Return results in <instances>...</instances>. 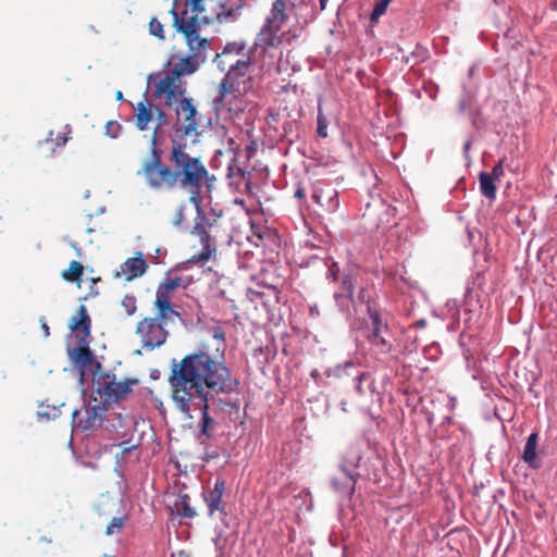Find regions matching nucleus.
I'll list each match as a JSON object with an SVG mask.
<instances>
[{
    "mask_svg": "<svg viewBox=\"0 0 557 557\" xmlns=\"http://www.w3.org/2000/svg\"><path fill=\"white\" fill-rule=\"evenodd\" d=\"M539 443V433L532 432L525 442L522 460L531 468L539 469L541 467L536 458V447Z\"/></svg>",
    "mask_w": 557,
    "mask_h": 557,
    "instance_id": "nucleus-24",
    "label": "nucleus"
},
{
    "mask_svg": "<svg viewBox=\"0 0 557 557\" xmlns=\"http://www.w3.org/2000/svg\"><path fill=\"white\" fill-rule=\"evenodd\" d=\"M41 327H42V331H45L46 336H48L49 335V326L47 325V323L44 322Z\"/></svg>",
    "mask_w": 557,
    "mask_h": 557,
    "instance_id": "nucleus-57",
    "label": "nucleus"
},
{
    "mask_svg": "<svg viewBox=\"0 0 557 557\" xmlns=\"http://www.w3.org/2000/svg\"><path fill=\"white\" fill-rule=\"evenodd\" d=\"M392 0H379L375 2L374 8L370 14V22L372 24L379 22L380 17L385 14L388 4Z\"/></svg>",
    "mask_w": 557,
    "mask_h": 557,
    "instance_id": "nucleus-34",
    "label": "nucleus"
},
{
    "mask_svg": "<svg viewBox=\"0 0 557 557\" xmlns=\"http://www.w3.org/2000/svg\"><path fill=\"white\" fill-rule=\"evenodd\" d=\"M481 194L491 200L496 198V185L493 176L486 172H481L479 175Z\"/></svg>",
    "mask_w": 557,
    "mask_h": 557,
    "instance_id": "nucleus-27",
    "label": "nucleus"
},
{
    "mask_svg": "<svg viewBox=\"0 0 557 557\" xmlns=\"http://www.w3.org/2000/svg\"><path fill=\"white\" fill-rule=\"evenodd\" d=\"M294 197L298 200H305L306 198V191H305V188L299 184L295 194H294Z\"/></svg>",
    "mask_w": 557,
    "mask_h": 557,
    "instance_id": "nucleus-52",
    "label": "nucleus"
},
{
    "mask_svg": "<svg viewBox=\"0 0 557 557\" xmlns=\"http://www.w3.org/2000/svg\"><path fill=\"white\" fill-rule=\"evenodd\" d=\"M71 358L81 368L91 364L92 354L87 339L79 341L78 346L71 351Z\"/></svg>",
    "mask_w": 557,
    "mask_h": 557,
    "instance_id": "nucleus-26",
    "label": "nucleus"
},
{
    "mask_svg": "<svg viewBox=\"0 0 557 557\" xmlns=\"http://www.w3.org/2000/svg\"><path fill=\"white\" fill-rule=\"evenodd\" d=\"M321 10H324L326 8L327 0H319Z\"/></svg>",
    "mask_w": 557,
    "mask_h": 557,
    "instance_id": "nucleus-58",
    "label": "nucleus"
},
{
    "mask_svg": "<svg viewBox=\"0 0 557 557\" xmlns=\"http://www.w3.org/2000/svg\"><path fill=\"white\" fill-rule=\"evenodd\" d=\"M233 407L236 408V410L238 411L239 410V406H240V401H239V398L237 397L233 403H232Z\"/></svg>",
    "mask_w": 557,
    "mask_h": 557,
    "instance_id": "nucleus-56",
    "label": "nucleus"
},
{
    "mask_svg": "<svg viewBox=\"0 0 557 557\" xmlns=\"http://www.w3.org/2000/svg\"><path fill=\"white\" fill-rule=\"evenodd\" d=\"M339 476H333L331 480L332 488L341 496L350 498L355 493L356 483L360 473L356 470L341 471Z\"/></svg>",
    "mask_w": 557,
    "mask_h": 557,
    "instance_id": "nucleus-17",
    "label": "nucleus"
},
{
    "mask_svg": "<svg viewBox=\"0 0 557 557\" xmlns=\"http://www.w3.org/2000/svg\"><path fill=\"white\" fill-rule=\"evenodd\" d=\"M290 126H292V123H289V122L284 126L285 134L287 133V131H289Z\"/></svg>",
    "mask_w": 557,
    "mask_h": 557,
    "instance_id": "nucleus-59",
    "label": "nucleus"
},
{
    "mask_svg": "<svg viewBox=\"0 0 557 557\" xmlns=\"http://www.w3.org/2000/svg\"><path fill=\"white\" fill-rule=\"evenodd\" d=\"M172 296L173 293H169V290L158 285L154 308L161 320H172L173 317L178 315L171 305Z\"/></svg>",
    "mask_w": 557,
    "mask_h": 557,
    "instance_id": "nucleus-21",
    "label": "nucleus"
},
{
    "mask_svg": "<svg viewBox=\"0 0 557 557\" xmlns=\"http://www.w3.org/2000/svg\"><path fill=\"white\" fill-rule=\"evenodd\" d=\"M243 47L244 46L238 45V44H227L224 47L223 52L216 55L215 61H216L218 67L221 69L222 71H224L226 65L232 62L231 60H228V58L232 54L238 55L240 50L243 49Z\"/></svg>",
    "mask_w": 557,
    "mask_h": 557,
    "instance_id": "nucleus-28",
    "label": "nucleus"
},
{
    "mask_svg": "<svg viewBox=\"0 0 557 557\" xmlns=\"http://www.w3.org/2000/svg\"><path fill=\"white\" fill-rule=\"evenodd\" d=\"M67 141L66 135H59L55 137V146L57 147H63Z\"/></svg>",
    "mask_w": 557,
    "mask_h": 557,
    "instance_id": "nucleus-53",
    "label": "nucleus"
},
{
    "mask_svg": "<svg viewBox=\"0 0 557 557\" xmlns=\"http://www.w3.org/2000/svg\"><path fill=\"white\" fill-rule=\"evenodd\" d=\"M459 344H460V346H461L462 348L465 347V344L462 343L461 337L459 338Z\"/></svg>",
    "mask_w": 557,
    "mask_h": 557,
    "instance_id": "nucleus-64",
    "label": "nucleus"
},
{
    "mask_svg": "<svg viewBox=\"0 0 557 557\" xmlns=\"http://www.w3.org/2000/svg\"><path fill=\"white\" fill-rule=\"evenodd\" d=\"M181 277H169L161 282L159 286L163 287V289L169 290V293H174L181 286Z\"/></svg>",
    "mask_w": 557,
    "mask_h": 557,
    "instance_id": "nucleus-42",
    "label": "nucleus"
},
{
    "mask_svg": "<svg viewBox=\"0 0 557 557\" xmlns=\"http://www.w3.org/2000/svg\"><path fill=\"white\" fill-rule=\"evenodd\" d=\"M185 87L180 77L173 75L168 71L163 77H160L154 84L153 96L156 98H163L164 104L172 107L174 103L180 102L184 98Z\"/></svg>",
    "mask_w": 557,
    "mask_h": 557,
    "instance_id": "nucleus-12",
    "label": "nucleus"
},
{
    "mask_svg": "<svg viewBox=\"0 0 557 557\" xmlns=\"http://www.w3.org/2000/svg\"><path fill=\"white\" fill-rule=\"evenodd\" d=\"M312 198L327 212H335L339 207L338 191L332 187L314 188Z\"/></svg>",
    "mask_w": 557,
    "mask_h": 557,
    "instance_id": "nucleus-22",
    "label": "nucleus"
},
{
    "mask_svg": "<svg viewBox=\"0 0 557 557\" xmlns=\"http://www.w3.org/2000/svg\"><path fill=\"white\" fill-rule=\"evenodd\" d=\"M149 33H150V35L159 38L160 40H164L165 39L163 24L157 17H152L150 20V22H149Z\"/></svg>",
    "mask_w": 557,
    "mask_h": 557,
    "instance_id": "nucleus-38",
    "label": "nucleus"
},
{
    "mask_svg": "<svg viewBox=\"0 0 557 557\" xmlns=\"http://www.w3.org/2000/svg\"><path fill=\"white\" fill-rule=\"evenodd\" d=\"M301 30H302L301 26L299 28H296V29L290 28L287 32H284L281 36L278 35V38L281 39V41L283 39L286 40V41H290L292 39H295L298 36H300Z\"/></svg>",
    "mask_w": 557,
    "mask_h": 557,
    "instance_id": "nucleus-47",
    "label": "nucleus"
},
{
    "mask_svg": "<svg viewBox=\"0 0 557 557\" xmlns=\"http://www.w3.org/2000/svg\"><path fill=\"white\" fill-rule=\"evenodd\" d=\"M252 350H253V357L257 359V363L260 366H263L269 359L268 347L263 348L260 346V347L253 348Z\"/></svg>",
    "mask_w": 557,
    "mask_h": 557,
    "instance_id": "nucleus-43",
    "label": "nucleus"
},
{
    "mask_svg": "<svg viewBox=\"0 0 557 557\" xmlns=\"http://www.w3.org/2000/svg\"><path fill=\"white\" fill-rule=\"evenodd\" d=\"M203 0H190L191 12L188 13L187 10H184L182 13L176 11L175 5L170 10L171 15L173 16V27L177 33H181L187 45L189 50L199 51L205 48L208 42L206 38L200 36L202 24L207 23V20L199 17V12L203 11L201 3Z\"/></svg>",
    "mask_w": 557,
    "mask_h": 557,
    "instance_id": "nucleus-5",
    "label": "nucleus"
},
{
    "mask_svg": "<svg viewBox=\"0 0 557 557\" xmlns=\"http://www.w3.org/2000/svg\"><path fill=\"white\" fill-rule=\"evenodd\" d=\"M134 117L135 125L139 131L153 129L149 141L150 154H152V141L156 139V146L160 147V132L163 126L169 124V116L161 108L147 100H141L134 107Z\"/></svg>",
    "mask_w": 557,
    "mask_h": 557,
    "instance_id": "nucleus-10",
    "label": "nucleus"
},
{
    "mask_svg": "<svg viewBox=\"0 0 557 557\" xmlns=\"http://www.w3.org/2000/svg\"><path fill=\"white\" fill-rule=\"evenodd\" d=\"M193 234H197L200 237V242L203 245L202 251L198 255H194L190 257L189 262L193 263H199L203 261H208L210 259V256L214 249L211 248L210 245V235L205 230L203 225L200 223H197L191 232Z\"/></svg>",
    "mask_w": 557,
    "mask_h": 557,
    "instance_id": "nucleus-23",
    "label": "nucleus"
},
{
    "mask_svg": "<svg viewBox=\"0 0 557 557\" xmlns=\"http://www.w3.org/2000/svg\"><path fill=\"white\" fill-rule=\"evenodd\" d=\"M471 145H472V141L471 140H467L463 145V154L467 159H469V150L471 148Z\"/></svg>",
    "mask_w": 557,
    "mask_h": 557,
    "instance_id": "nucleus-54",
    "label": "nucleus"
},
{
    "mask_svg": "<svg viewBox=\"0 0 557 557\" xmlns=\"http://www.w3.org/2000/svg\"><path fill=\"white\" fill-rule=\"evenodd\" d=\"M334 300L338 308V310L343 313L349 314L350 313V307L354 306L355 308L357 306H360L358 301H354V296L350 295H344V294H334Z\"/></svg>",
    "mask_w": 557,
    "mask_h": 557,
    "instance_id": "nucleus-29",
    "label": "nucleus"
},
{
    "mask_svg": "<svg viewBox=\"0 0 557 557\" xmlns=\"http://www.w3.org/2000/svg\"><path fill=\"white\" fill-rule=\"evenodd\" d=\"M325 265L327 267V271L325 274L326 280H329L330 282H337L338 274H339L338 263L335 261H332L330 264L327 262H325Z\"/></svg>",
    "mask_w": 557,
    "mask_h": 557,
    "instance_id": "nucleus-41",
    "label": "nucleus"
},
{
    "mask_svg": "<svg viewBox=\"0 0 557 557\" xmlns=\"http://www.w3.org/2000/svg\"><path fill=\"white\" fill-rule=\"evenodd\" d=\"M410 58L414 60L416 64L423 63L430 58V52L428 48L421 44H417L410 55L406 59V62H408Z\"/></svg>",
    "mask_w": 557,
    "mask_h": 557,
    "instance_id": "nucleus-32",
    "label": "nucleus"
},
{
    "mask_svg": "<svg viewBox=\"0 0 557 557\" xmlns=\"http://www.w3.org/2000/svg\"><path fill=\"white\" fill-rule=\"evenodd\" d=\"M245 188H246V199H247V198L251 197V188H250V182L249 181H246Z\"/></svg>",
    "mask_w": 557,
    "mask_h": 557,
    "instance_id": "nucleus-55",
    "label": "nucleus"
},
{
    "mask_svg": "<svg viewBox=\"0 0 557 557\" xmlns=\"http://www.w3.org/2000/svg\"><path fill=\"white\" fill-rule=\"evenodd\" d=\"M123 98V95L121 91L117 92V99H122Z\"/></svg>",
    "mask_w": 557,
    "mask_h": 557,
    "instance_id": "nucleus-63",
    "label": "nucleus"
},
{
    "mask_svg": "<svg viewBox=\"0 0 557 557\" xmlns=\"http://www.w3.org/2000/svg\"><path fill=\"white\" fill-rule=\"evenodd\" d=\"M244 5V0H227L226 3L222 4L223 12L230 16L240 11Z\"/></svg>",
    "mask_w": 557,
    "mask_h": 557,
    "instance_id": "nucleus-39",
    "label": "nucleus"
},
{
    "mask_svg": "<svg viewBox=\"0 0 557 557\" xmlns=\"http://www.w3.org/2000/svg\"><path fill=\"white\" fill-rule=\"evenodd\" d=\"M224 492L225 481L222 479H216L213 487L203 493V499L208 507L209 516L220 518L228 525L230 522L226 521L227 507L223 502Z\"/></svg>",
    "mask_w": 557,
    "mask_h": 557,
    "instance_id": "nucleus-15",
    "label": "nucleus"
},
{
    "mask_svg": "<svg viewBox=\"0 0 557 557\" xmlns=\"http://www.w3.org/2000/svg\"><path fill=\"white\" fill-rule=\"evenodd\" d=\"M317 134L321 138L327 137V120L322 113L321 106L318 107Z\"/></svg>",
    "mask_w": 557,
    "mask_h": 557,
    "instance_id": "nucleus-37",
    "label": "nucleus"
},
{
    "mask_svg": "<svg viewBox=\"0 0 557 557\" xmlns=\"http://www.w3.org/2000/svg\"><path fill=\"white\" fill-rule=\"evenodd\" d=\"M133 383H136V381H116L115 374L97 371L92 376V399L98 401L102 408H106L128 395Z\"/></svg>",
    "mask_w": 557,
    "mask_h": 557,
    "instance_id": "nucleus-7",
    "label": "nucleus"
},
{
    "mask_svg": "<svg viewBox=\"0 0 557 557\" xmlns=\"http://www.w3.org/2000/svg\"><path fill=\"white\" fill-rule=\"evenodd\" d=\"M474 71H475V66L473 65V66H471V67L469 69V75H470V76H472V75H473V73H474Z\"/></svg>",
    "mask_w": 557,
    "mask_h": 557,
    "instance_id": "nucleus-61",
    "label": "nucleus"
},
{
    "mask_svg": "<svg viewBox=\"0 0 557 557\" xmlns=\"http://www.w3.org/2000/svg\"><path fill=\"white\" fill-rule=\"evenodd\" d=\"M148 268V264L141 252H137L135 257L127 258L121 264V271L116 273V276H122L125 281H132L136 277L141 276Z\"/></svg>",
    "mask_w": 557,
    "mask_h": 557,
    "instance_id": "nucleus-19",
    "label": "nucleus"
},
{
    "mask_svg": "<svg viewBox=\"0 0 557 557\" xmlns=\"http://www.w3.org/2000/svg\"><path fill=\"white\" fill-rule=\"evenodd\" d=\"M355 290V280L351 274H345L341 278L339 289L334 294H344L354 296Z\"/></svg>",
    "mask_w": 557,
    "mask_h": 557,
    "instance_id": "nucleus-33",
    "label": "nucleus"
},
{
    "mask_svg": "<svg viewBox=\"0 0 557 557\" xmlns=\"http://www.w3.org/2000/svg\"><path fill=\"white\" fill-rule=\"evenodd\" d=\"M480 115H481V111L479 109H471L469 111V117H470L471 124L475 128L481 127L482 122H481Z\"/></svg>",
    "mask_w": 557,
    "mask_h": 557,
    "instance_id": "nucleus-48",
    "label": "nucleus"
},
{
    "mask_svg": "<svg viewBox=\"0 0 557 557\" xmlns=\"http://www.w3.org/2000/svg\"><path fill=\"white\" fill-rule=\"evenodd\" d=\"M366 445L364 440H358L351 443L343 455L339 465L341 471L356 470L360 466L362 459V450Z\"/></svg>",
    "mask_w": 557,
    "mask_h": 557,
    "instance_id": "nucleus-20",
    "label": "nucleus"
},
{
    "mask_svg": "<svg viewBox=\"0 0 557 557\" xmlns=\"http://www.w3.org/2000/svg\"><path fill=\"white\" fill-rule=\"evenodd\" d=\"M69 327L79 341L90 336L91 320L84 305H81L76 314L70 319Z\"/></svg>",
    "mask_w": 557,
    "mask_h": 557,
    "instance_id": "nucleus-18",
    "label": "nucleus"
},
{
    "mask_svg": "<svg viewBox=\"0 0 557 557\" xmlns=\"http://www.w3.org/2000/svg\"><path fill=\"white\" fill-rule=\"evenodd\" d=\"M326 377L351 376L355 382L356 392L361 395H369L372 401L381 403L383 400V388L379 387L376 380L370 372L362 371L354 361H345L334 368H329L323 373Z\"/></svg>",
    "mask_w": 557,
    "mask_h": 557,
    "instance_id": "nucleus-6",
    "label": "nucleus"
},
{
    "mask_svg": "<svg viewBox=\"0 0 557 557\" xmlns=\"http://www.w3.org/2000/svg\"><path fill=\"white\" fill-rule=\"evenodd\" d=\"M474 99V95L467 90L466 86H463V95L460 97L458 102V112L463 114L465 112H469L472 107V102Z\"/></svg>",
    "mask_w": 557,
    "mask_h": 557,
    "instance_id": "nucleus-35",
    "label": "nucleus"
},
{
    "mask_svg": "<svg viewBox=\"0 0 557 557\" xmlns=\"http://www.w3.org/2000/svg\"><path fill=\"white\" fill-rule=\"evenodd\" d=\"M84 273V267L78 261H71L69 269L63 271L62 277L67 282H77Z\"/></svg>",
    "mask_w": 557,
    "mask_h": 557,
    "instance_id": "nucleus-30",
    "label": "nucleus"
},
{
    "mask_svg": "<svg viewBox=\"0 0 557 557\" xmlns=\"http://www.w3.org/2000/svg\"><path fill=\"white\" fill-rule=\"evenodd\" d=\"M227 73L220 84V95L215 100L218 108L227 109L230 112L242 111L240 86L244 83V61L237 59L226 65Z\"/></svg>",
    "mask_w": 557,
    "mask_h": 557,
    "instance_id": "nucleus-8",
    "label": "nucleus"
},
{
    "mask_svg": "<svg viewBox=\"0 0 557 557\" xmlns=\"http://www.w3.org/2000/svg\"><path fill=\"white\" fill-rule=\"evenodd\" d=\"M235 202L239 203V205H244V200L243 199H236Z\"/></svg>",
    "mask_w": 557,
    "mask_h": 557,
    "instance_id": "nucleus-62",
    "label": "nucleus"
},
{
    "mask_svg": "<svg viewBox=\"0 0 557 557\" xmlns=\"http://www.w3.org/2000/svg\"><path fill=\"white\" fill-rule=\"evenodd\" d=\"M294 7L293 0H274L265 24L261 28L257 37L255 49H251L246 58V70L250 64V60L255 54H263L268 48H276L281 44L278 33L282 25L288 21V5Z\"/></svg>",
    "mask_w": 557,
    "mask_h": 557,
    "instance_id": "nucleus-4",
    "label": "nucleus"
},
{
    "mask_svg": "<svg viewBox=\"0 0 557 557\" xmlns=\"http://www.w3.org/2000/svg\"><path fill=\"white\" fill-rule=\"evenodd\" d=\"M122 306L128 315H132L136 311V299L133 296H125L122 300Z\"/></svg>",
    "mask_w": 557,
    "mask_h": 557,
    "instance_id": "nucleus-44",
    "label": "nucleus"
},
{
    "mask_svg": "<svg viewBox=\"0 0 557 557\" xmlns=\"http://www.w3.org/2000/svg\"><path fill=\"white\" fill-rule=\"evenodd\" d=\"M163 151L152 141V154L147 158L138 174H143L147 184L154 189L175 186L189 193V202L201 214L202 187L209 178V172L200 157H193L186 150V145L176 140L172 141L169 161L172 168L162 162Z\"/></svg>",
    "mask_w": 557,
    "mask_h": 557,
    "instance_id": "nucleus-2",
    "label": "nucleus"
},
{
    "mask_svg": "<svg viewBox=\"0 0 557 557\" xmlns=\"http://www.w3.org/2000/svg\"><path fill=\"white\" fill-rule=\"evenodd\" d=\"M357 301L364 307L367 318L363 319V326L367 332L366 338L377 360L386 361L394 349V335L389 329L386 311L382 307L375 293L367 287H361L357 294Z\"/></svg>",
    "mask_w": 557,
    "mask_h": 557,
    "instance_id": "nucleus-3",
    "label": "nucleus"
},
{
    "mask_svg": "<svg viewBox=\"0 0 557 557\" xmlns=\"http://www.w3.org/2000/svg\"><path fill=\"white\" fill-rule=\"evenodd\" d=\"M225 342L223 333L215 332L197 354L185 356L178 363L173 362L169 383L175 407L190 417L191 407L202 411V433L208 434L214 423L208 414V396L230 394L239 382L232 379L223 362Z\"/></svg>",
    "mask_w": 557,
    "mask_h": 557,
    "instance_id": "nucleus-1",
    "label": "nucleus"
},
{
    "mask_svg": "<svg viewBox=\"0 0 557 557\" xmlns=\"http://www.w3.org/2000/svg\"><path fill=\"white\" fill-rule=\"evenodd\" d=\"M199 66L198 54L194 53L185 58H181L177 63L174 64L170 72L176 77L193 74Z\"/></svg>",
    "mask_w": 557,
    "mask_h": 557,
    "instance_id": "nucleus-25",
    "label": "nucleus"
},
{
    "mask_svg": "<svg viewBox=\"0 0 557 557\" xmlns=\"http://www.w3.org/2000/svg\"><path fill=\"white\" fill-rule=\"evenodd\" d=\"M490 174L493 176V180L500 177L504 174L503 162L499 161L495 164Z\"/></svg>",
    "mask_w": 557,
    "mask_h": 557,
    "instance_id": "nucleus-50",
    "label": "nucleus"
},
{
    "mask_svg": "<svg viewBox=\"0 0 557 557\" xmlns=\"http://www.w3.org/2000/svg\"><path fill=\"white\" fill-rule=\"evenodd\" d=\"M120 129L121 125L115 121H109L106 124V134L112 138L117 137Z\"/></svg>",
    "mask_w": 557,
    "mask_h": 557,
    "instance_id": "nucleus-45",
    "label": "nucleus"
},
{
    "mask_svg": "<svg viewBox=\"0 0 557 557\" xmlns=\"http://www.w3.org/2000/svg\"><path fill=\"white\" fill-rule=\"evenodd\" d=\"M157 314V318H145L138 322L136 334L139 336L143 347L153 349L161 346L168 337V331L164 329V322Z\"/></svg>",
    "mask_w": 557,
    "mask_h": 557,
    "instance_id": "nucleus-11",
    "label": "nucleus"
},
{
    "mask_svg": "<svg viewBox=\"0 0 557 557\" xmlns=\"http://www.w3.org/2000/svg\"><path fill=\"white\" fill-rule=\"evenodd\" d=\"M125 519H126L125 517L112 518V520L110 521V523L107 527L106 533L108 535H113V534L119 533L124 527Z\"/></svg>",
    "mask_w": 557,
    "mask_h": 557,
    "instance_id": "nucleus-40",
    "label": "nucleus"
},
{
    "mask_svg": "<svg viewBox=\"0 0 557 557\" xmlns=\"http://www.w3.org/2000/svg\"><path fill=\"white\" fill-rule=\"evenodd\" d=\"M185 220V206H180L175 212V216L173 219V224L175 226H180L182 222Z\"/></svg>",
    "mask_w": 557,
    "mask_h": 557,
    "instance_id": "nucleus-49",
    "label": "nucleus"
},
{
    "mask_svg": "<svg viewBox=\"0 0 557 557\" xmlns=\"http://www.w3.org/2000/svg\"><path fill=\"white\" fill-rule=\"evenodd\" d=\"M177 131L183 132L185 136L198 134L200 116L191 99L182 98L175 108Z\"/></svg>",
    "mask_w": 557,
    "mask_h": 557,
    "instance_id": "nucleus-13",
    "label": "nucleus"
},
{
    "mask_svg": "<svg viewBox=\"0 0 557 557\" xmlns=\"http://www.w3.org/2000/svg\"><path fill=\"white\" fill-rule=\"evenodd\" d=\"M377 382V385L379 387H382L383 389V395L386 394L388 392V387L392 386L393 382H392V377L388 373H383L379 381Z\"/></svg>",
    "mask_w": 557,
    "mask_h": 557,
    "instance_id": "nucleus-46",
    "label": "nucleus"
},
{
    "mask_svg": "<svg viewBox=\"0 0 557 557\" xmlns=\"http://www.w3.org/2000/svg\"><path fill=\"white\" fill-rule=\"evenodd\" d=\"M310 376L312 377V380L314 381V383L318 386L325 385V382H323V380H322V374L320 373V371L318 369L311 370Z\"/></svg>",
    "mask_w": 557,
    "mask_h": 557,
    "instance_id": "nucleus-51",
    "label": "nucleus"
},
{
    "mask_svg": "<svg viewBox=\"0 0 557 557\" xmlns=\"http://www.w3.org/2000/svg\"><path fill=\"white\" fill-rule=\"evenodd\" d=\"M101 405L84 406L81 410H74L72 414L73 424L83 431H92L101 426L103 417Z\"/></svg>",
    "mask_w": 557,
    "mask_h": 557,
    "instance_id": "nucleus-16",
    "label": "nucleus"
},
{
    "mask_svg": "<svg viewBox=\"0 0 557 557\" xmlns=\"http://www.w3.org/2000/svg\"><path fill=\"white\" fill-rule=\"evenodd\" d=\"M479 302V298H478V295H473V287L471 286L470 283H468L467 287H466V292H465V295H463V300H462V306L465 307V310L467 312H471L472 311V307H473V302Z\"/></svg>",
    "mask_w": 557,
    "mask_h": 557,
    "instance_id": "nucleus-36",
    "label": "nucleus"
},
{
    "mask_svg": "<svg viewBox=\"0 0 557 557\" xmlns=\"http://www.w3.org/2000/svg\"><path fill=\"white\" fill-rule=\"evenodd\" d=\"M290 126H292V123H289V122L284 126L285 134L287 133V131H289Z\"/></svg>",
    "mask_w": 557,
    "mask_h": 557,
    "instance_id": "nucleus-60",
    "label": "nucleus"
},
{
    "mask_svg": "<svg viewBox=\"0 0 557 557\" xmlns=\"http://www.w3.org/2000/svg\"><path fill=\"white\" fill-rule=\"evenodd\" d=\"M246 214L248 215V223L250 225L251 233L250 235L246 236V242L260 249L259 256L252 262H249V256L251 255V257H253L255 253L246 250V271L249 269L262 270L263 268L261 261L264 255L263 248L268 245V243L273 240L275 234L273 230L267 225L262 214L251 213L247 208Z\"/></svg>",
    "mask_w": 557,
    "mask_h": 557,
    "instance_id": "nucleus-9",
    "label": "nucleus"
},
{
    "mask_svg": "<svg viewBox=\"0 0 557 557\" xmlns=\"http://www.w3.org/2000/svg\"><path fill=\"white\" fill-rule=\"evenodd\" d=\"M246 319L252 325H261L269 321V307L263 290L246 288Z\"/></svg>",
    "mask_w": 557,
    "mask_h": 557,
    "instance_id": "nucleus-14",
    "label": "nucleus"
},
{
    "mask_svg": "<svg viewBox=\"0 0 557 557\" xmlns=\"http://www.w3.org/2000/svg\"><path fill=\"white\" fill-rule=\"evenodd\" d=\"M176 508L178 513L185 518H195L197 516V512L190 506V498L187 494L180 497V503L176 505Z\"/></svg>",
    "mask_w": 557,
    "mask_h": 557,
    "instance_id": "nucleus-31",
    "label": "nucleus"
}]
</instances>
